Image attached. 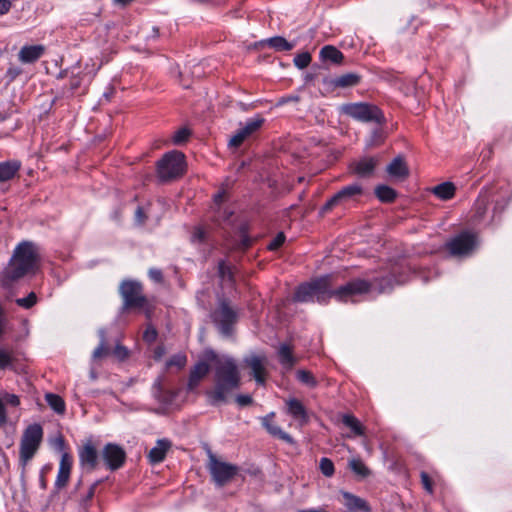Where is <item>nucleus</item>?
Returning a JSON list of instances; mask_svg holds the SVG:
<instances>
[{
	"label": "nucleus",
	"mask_w": 512,
	"mask_h": 512,
	"mask_svg": "<svg viewBox=\"0 0 512 512\" xmlns=\"http://www.w3.org/2000/svg\"><path fill=\"white\" fill-rule=\"evenodd\" d=\"M332 278V275H325L299 285L293 295V300L295 302L325 303L334 297L340 302H356L363 295L374 292L387 293L395 285H401L407 281V275L400 272L398 267H394L391 273L374 278L372 281L353 279L337 288L333 286Z\"/></svg>",
	"instance_id": "f257e3e1"
},
{
	"label": "nucleus",
	"mask_w": 512,
	"mask_h": 512,
	"mask_svg": "<svg viewBox=\"0 0 512 512\" xmlns=\"http://www.w3.org/2000/svg\"><path fill=\"white\" fill-rule=\"evenodd\" d=\"M207 357L215 362L213 386L205 392L207 402L211 406L227 404L241 385L238 366L233 358H220L213 351L208 352Z\"/></svg>",
	"instance_id": "f03ea898"
},
{
	"label": "nucleus",
	"mask_w": 512,
	"mask_h": 512,
	"mask_svg": "<svg viewBox=\"0 0 512 512\" xmlns=\"http://www.w3.org/2000/svg\"><path fill=\"white\" fill-rule=\"evenodd\" d=\"M39 262L37 245L32 241H22L14 249L7 266L0 272V284L10 289L17 281L32 272Z\"/></svg>",
	"instance_id": "7ed1b4c3"
},
{
	"label": "nucleus",
	"mask_w": 512,
	"mask_h": 512,
	"mask_svg": "<svg viewBox=\"0 0 512 512\" xmlns=\"http://www.w3.org/2000/svg\"><path fill=\"white\" fill-rule=\"evenodd\" d=\"M119 296L122 300L120 311L134 315H144L147 319L155 316L156 300L144 293L141 282L124 279L119 284Z\"/></svg>",
	"instance_id": "20e7f679"
},
{
	"label": "nucleus",
	"mask_w": 512,
	"mask_h": 512,
	"mask_svg": "<svg viewBox=\"0 0 512 512\" xmlns=\"http://www.w3.org/2000/svg\"><path fill=\"white\" fill-rule=\"evenodd\" d=\"M340 113L360 123L385 126L387 119L383 110L370 102H352L340 106Z\"/></svg>",
	"instance_id": "39448f33"
},
{
	"label": "nucleus",
	"mask_w": 512,
	"mask_h": 512,
	"mask_svg": "<svg viewBox=\"0 0 512 512\" xmlns=\"http://www.w3.org/2000/svg\"><path fill=\"white\" fill-rule=\"evenodd\" d=\"M185 156L180 151H170L157 162L156 171L160 182H168L180 177L185 171Z\"/></svg>",
	"instance_id": "423d86ee"
},
{
	"label": "nucleus",
	"mask_w": 512,
	"mask_h": 512,
	"mask_svg": "<svg viewBox=\"0 0 512 512\" xmlns=\"http://www.w3.org/2000/svg\"><path fill=\"white\" fill-rule=\"evenodd\" d=\"M43 437V429L39 424L28 426L20 442V462L25 466L37 452Z\"/></svg>",
	"instance_id": "0eeeda50"
},
{
	"label": "nucleus",
	"mask_w": 512,
	"mask_h": 512,
	"mask_svg": "<svg viewBox=\"0 0 512 512\" xmlns=\"http://www.w3.org/2000/svg\"><path fill=\"white\" fill-rule=\"evenodd\" d=\"M363 193L364 190L362 185L357 182L344 186L326 201V203L321 207L320 213L326 214L335 207L346 206L349 202L361 197Z\"/></svg>",
	"instance_id": "6e6552de"
},
{
	"label": "nucleus",
	"mask_w": 512,
	"mask_h": 512,
	"mask_svg": "<svg viewBox=\"0 0 512 512\" xmlns=\"http://www.w3.org/2000/svg\"><path fill=\"white\" fill-rule=\"evenodd\" d=\"M208 470L211 474L213 481L217 486L223 487L230 482L234 476L238 473V466L223 462L217 459V457L209 453Z\"/></svg>",
	"instance_id": "1a4fd4ad"
},
{
	"label": "nucleus",
	"mask_w": 512,
	"mask_h": 512,
	"mask_svg": "<svg viewBox=\"0 0 512 512\" xmlns=\"http://www.w3.org/2000/svg\"><path fill=\"white\" fill-rule=\"evenodd\" d=\"M476 247V236L464 231L446 243V248L452 256H467Z\"/></svg>",
	"instance_id": "9d476101"
},
{
	"label": "nucleus",
	"mask_w": 512,
	"mask_h": 512,
	"mask_svg": "<svg viewBox=\"0 0 512 512\" xmlns=\"http://www.w3.org/2000/svg\"><path fill=\"white\" fill-rule=\"evenodd\" d=\"M210 316L211 320H236L237 307L227 295L221 293L210 311Z\"/></svg>",
	"instance_id": "9b49d317"
},
{
	"label": "nucleus",
	"mask_w": 512,
	"mask_h": 512,
	"mask_svg": "<svg viewBox=\"0 0 512 512\" xmlns=\"http://www.w3.org/2000/svg\"><path fill=\"white\" fill-rule=\"evenodd\" d=\"M101 458L111 471L120 469L126 461L125 450L115 443H107L101 452Z\"/></svg>",
	"instance_id": "f8f14e48"
},
{
	"label": "nucleus",
	"mask_w": 512,
	"mask_h": 512,
	"mask_svg": "<svg viewBox=\"0 0 512 512\" xmlns=\"http://www.w3.org/2000/svg\"><path fill=\"white\" fill-rule=\"evenodd\" d=\"M264 118L257 115L254 118L247 119L245 124L241 126L229 140V146L238 148L253 133L259 130L264 124Z\"/></svg>",
	"instance_id": "ddd939ff"
},
{
	"label": "nucleus",
	"mask_w": 512,
	"mask_h": 512,
	"mask_svg": "<svg viewBox=\"0 0 512 512\" xmlns=\"http://www.w3.org/2000/svg\"><path fill=\"white\" fill-rule=\"evenodd\" d=\"M285 404L286 413L297 421L300 426H304L309 422L310 418L307 409L300 400L289 398L285 401Z\"/></svg>",
	"instance_id": "4468645a"
},
{
	"label": "nucleus",
	"mask_w": 512,
	"mask_h": 512,
	"mask_svg": "<svg viewBox=\"0 0 512 512\" xmlns=\"http://www.w3.org/2000/svg\"><path fill=\"white\" fill-rule=\"evenodd\" d=\"M378 158L367 156L359 159L351 165L352 172L360 178H370L373 176L378 165Z\"/></svg>",
	"instance_id": "2eb2a0df"
},
{
	"label": "nucleus",
	"mask_w": 512,
	"mask_h": 512,
	"mask_svg": "<svg viewBox=\"0 0 512 512\" xmlns=\"http://www.w3.org/2000/svg\"><path fill=\"white\" fill-rule=\"evenodd\" d=\"M221 293L220 291H215L212 286H204L197 291L196 301L202 309L210 312Z\"/></svg>",
	"instance_id": "dca6fc26"
},
{
	"label": "nucleus",
	"mask_w": 512,
	"mask_h": 512,
	"mask_svg": "<svg viewBox=\"0 0 512 512\" xmlns=\"http://www.w3.org/2000/svg\"><path fill=\"white\" fill-rule=\"evenodd\" d=\"M72 468V457L67 452H64L61 455L59 470L55 481V487L57 489H62L66 487L69 482L70 474Z\"/></svg>",
	"instance_id": "f3484780"
},
{
	"label": "nucleus",
	"mask_w": 512,
	"mask_h": 512,
	"mask_svg": "<svg viewBox=\"0 0 512 512\" xmlns=\"http://www.w3.org/2000/svg\"><path fill=\"white\" fill-rule=\"evenodd\" d=\"M79 461L81 466L89 471L98 465V452L91 442L84 444L79 450Z\"/></svg>",
	"instance_id": "a211bd4d"
},
{
	"label": "nucleus",
	"mask_w": 512,
	"mask_h": 512,
	"mask_svg": "<svg viewBox=\"0 0 512 512\" xmlns=\"http://www.w3.org/2000/svg\"><path fill=\"white\" fill-rule=\"evenodd\" d=\"M226 199V192L225 191H219L216 193L213 197L214 204L217 207L215 210V220L218 223H228L230 224L232 222V217L234 215V211L222 207V203Z\"/></svg>",
	"instance_id": "6ab92c4d"
},
{
	"label": "nucleus",
	"mask_w": 512,
	"mask_h": 512,
	"mask_svg": "<svg viewBox=\"0 0 512 512\" xmlns=\"http://www.w3.org/2000/svg\"><path fill=\"white\" fill-rule=\"evenodd\" d=\"M265 357L252 355L245 359L246 365L251 369L255 381L262 385L265 383L266 371L264 367Z\"/></svg>",
	"instance_id": "aec40b11"
},
{
	"label": "nucleus",
	"mask_w": 512,
	"mask_h": 512,
	"mask_svg": "<svg viewBox=\"0 0 512 512\" xmlns=\"http://www.w3.org/2000/svg\"><path fill=\"white\" fill-rule=\"evenodd\" d=\"M391 178L404 180L409 176V168L402 156L395 157L386 168Z\"/></svg>",
	"instance_id": "412c9836"
},
{
	"label": "nucleus",
	"mask_w": 512,
	"mask_h": 512,
	"mask_svg": "<svg viewBox=\"0 0 512 512\" xmlns=\"http://www.w3.org/2000/svg\"><path fill=\"white\" fill-rule=\"evenodd\" d=\"M171 447V442L167 439H159L156 442V445L149 451L148 459L151 464H158L162 462L166 453Z\"/></svg>",
	"instance_id": "4be33fe9"
},
{
	"label": "nucleus",
	"mask_w": 512,
	"mask_h": 512,
	"mask_svg": "<svg viewBox=\"0 0 512 512\" xmlns=\"http://www.w3.org/2000/svg\"><path fill=\"white\" fill-rule=\"evenodd\" d=\"M345 506L350 512H371V507L366 500L350 492H343Z\"/></svg>",
	"instance_id": "5701e85b"
},
{
	"label": "nucleus",
	"mask_w": 512,
	"mask_h": 512,
	"mask_svg": "<svg viewBox=\"0 0 512 512\" xmlns=\"http://www.w3.org/2000/svg\"><path fill=\"white\" fill-rule=\"evenodd\" d=\"M260 46H268L276 52L290 51L295 47V43L288 42L282 36H274L271 38L263 39L259 42Z\"/></svg>",
	"instance_id": "b1692460"
},
{
	"label": "nucleus",
	"mask_w": 512,
	"mask_h": 512,
	"mask_svg": "<svg viewBox=\"0 0 512 512\" xmlns=\"http://www.w3.org/2000/svg\"><path fill=\"white\" fill-rule=\"evenodd\" d=\"M44 53V47L42 45H30L23 46L19 51V60L22 63H34Z\"/></svg>",
	"instance_id": "393cba45"
},
{
	"label": "nucleus",
	"mask_w": 512,
	"mask_h": 512,
	"mask_svg": "<svg viewBox=\"0 0 512 512\" xmlns=\"http://www.w3.org/2000/svg\"><path fill=\"white\" fill-rule=\"evenodd\" d=\"M210 370V367L205 362H199L197 363L190 371L189 375V381H188V390L192 391L194 390L200 380L204 378Z\"/></svg>",
	"instance_id": "a878e982"
},
{
	"label": "nucleus",
	"mask_w": 512,
	"mask_h": 512,
	"mask_svg": "<svg viewBox=\"0 0 512 512\" xmlns=\"http://www.w3.org/2000/svg\"><path fill=\"white\" fill-rule=\"evenodd\" d=\"M361 81V76L357 73H346L332 78L329 83L336 88H350L357 86Z\"/></svg>",
	"instance_id": "bb28decb"
},
{
	"label": "nucleus",
	"mask_w": 512,
	"mask_h": 512,
	"mask_svg": "<svg viewBox=\"0 0 512 512\" xmlns=\"http://www.w3.org/2000/svg\"><path fill=\"white\" fill-rule=\"evenodd\" d=\"M387 138V132L384 126L376 125L365 139L366 148H374L381 146Z\"/></svg>",
	"instance_id": "cd10ccee"
},
{
	"label": "nucleus",
	"mask_w": 512,
	"mask_h": 512,
	"mask_svg": "<svg viewBox=\"0 0 512 512\" xmlns=\"http://www.w3.org/2000/svg\"><path fill=\"white\" fill-rule=\"evenodd\" d=\"M152 393L156 399H158L160 402L164 404L172 403L176 396V394L173 391L164 388L161 377L155 380L152 386Z\"/></svg>",
	"instance_id": "c85d7f7f"
},
{
	"label": "nucleus",
	"mask_w": 512,
	"mask_h": 512,
	"mask_svg": "<svg viewBox=\"0 0 512 512\" xmlns=\"http://www.w3.org/2000/svg\"><path fill=\"white\" fill-rule=\"evenodd\" d=\"M274 417V412L270 413L269 415L265 416L262 419L263 426L267 429V431L281 440L287 442V443H293V438L286 432H284L279 426L271 422V419Z\"/></svg>",
	"instance_id": "c756f323"
},
{
	"label": "nucleus",
	"mask_w": 512,
	"mask_h": 512,
	"mask_svg": "<svg viewBox=\"0 0 512 512\" xmlns=\"http://www.w3.org/2000/svg\"><path fill=\"white\" fill-rule=\"evenodd\" d=\"M20 167L21 163L16 160L0 162V182L13 179Z\"/></svg>",
	"instance_id": "7c9ffc66"
},
{
	"label": "nucleus",
	"mask_w": 512,
	"mask_h": 512,
	"mask_svg": "<svg viewBox=\"0 0 512 512\" xmlns=\"http://www.w3.org/2000/svg\"><path fill=\"white\" fill-rule=\"evenodd\" d=\"M319 56L323 61L333 64H340L344 59L343 53L332 45L322 47Z\"/></svg>",
	"instance_id": "2f4dec72"
},
{
	"label": "nucleus",
	"mask_w": 512,
	"mask_h": 512,
	"mask_svg": "<svg viewBox=\"0 0 512 512\" xmlns=\"http://www.w3.org/2000/svg\"><path fill=\"white\" fill-rule=\"evenodd\" d=\"M432 193L441 200H450L454 197L456 187L452 182H443L432 188Z\"/></svg>",
	"instance_id": "473e14b6"
},
{
	"label": "nucleus",
	"mask_w": 512,
	"mask_h": 512,
	"mask_svg": "<svg viewBox=\"0 0 512 512\" xmlns=\"http://www.w3.org/2000/svg\"><path fill=\"white\" fill-rule=\"evenodd\" d=\"M374 193L378 200L383 203H392L397 197V191L386 184L377 185Z\"/></svg>",
	"instance_id": "72a5a7b5"
},
{
	"label": "nucleus",
	"mask_w": 512,
	"mask_h": 512,
	"mask_svg": "<svg viewBox=\"0 0 512 512\" xmlns=\"http://www.w3.org/2000/svg\"><path fill=\"white\" fill-rule=\"evenodd\" d=\"M100 343L92 353V360L98 361L111 354V349L103 330H99Z\"/></svg>",
	"instance_id": "f704fd0d"
},
{
	"label": "nucleus",
	"mask_w": 512,
	"mask_h": 512,
	"mask_svg": "<svg viewBox=\"0 0 512 512\" xmlns=\"http://www.w3.org/2000/svg\"><path fill=\"white\" fill-rule=\"evenodd\" d=\"M278 355H279L280 363L285 368L291 369L295 365L296 359L294 358V356L292 354L291 348L287 344H282L279 347Z\"/></svg>",
	"instance_id": "c9c22d12"
},
{
	"label": "nucleus",
	"mask_w": 512,
	"mask_h": 512,
	"mask_svg": "<svg viewBox=\"0 0 512 512\" xmlns=\"http://www.w3.org/2000/svg\"><path fill=\"white\" fill-rule=\"evenodd\" d=\"M342 423L348 427L354 435L361 436L364 434V427L359 420L352 414H344L341 416Z\"/></svg>",
	"instance_id": "e433bc0d"
},
{
	"label": "nucleus",
	"mask_w": 512,
	"mask_h": 512,
	"mask_svg": "<svg viewBox=\"0 0 512 512\" xmlns=\"http://www.w3.org/2000/svg\"><path fill=\"white\" fill-rule=\"evenodd\" d=\"M45 399L48 405L58 414H64L65 412V402L64 400L57 394L47 393L45 395Z\"/></svg>",
	"instance_id": "4c0bfd02"
},
{
	"label": "nucleus",
	"mask_w": 512,
	"mask_h": 512,
	"mask_svg": "<svg viewBox=\"0 0 512 512\" xmlns=\"http://www.w3.org/2000/svg\"><path fill=\"white\" fill-rule=\"evenodd\" d=\"M351 470L361 478H366L370 475V470L366 465L359 459H353L349 462Z\"/></svg>",
	"instance_id": "58836bf2"
},
{
	"label": "nucleus",
	"mask_w": 512,
	"mask_h": 512,
	"mask_svg": "<svg viewBox=\"0 0 512 512\" xmlns=\"http://www.w3.org/2000/svg\"><path fill=\"white\" fill-rule=\"evenodd\" d=\"M217 331L224 337L230 338L235 332V322H215Z\"/></svg>",
	"instance_id": "ea45409f"
},
{
	"label": "nucleus",
	"mask_w": 512,
	"mask_h": 512,
	"mask_svg": "<svg viewBox=\"0 0 512 512\" xmlns=\"http://www.w3.org/2000/svg\"><path fill=\"white\" fill-rule=\"evenodd\" d=\"M218 275L222 280L233 281V272L231 267L226 263L225 260L218 262Z\"/></svg>",
	"instance_id": "a19ab883"
},
{
	"label": "nucleus",
	"mask_w": 512,
	"mask_h": 512,
	"mask_svg": "<svg viewBox=\"0 0 512 512\" xmlns=\"http://www.w3.org/2000/svg\"><path fill=\"white\" fill-rule=\"evenodd\" d=\"M296 377L301 383L309 387H315L317 384V381L315 380L313 374L307 370H298L296 373Z\"/></svg>",
	"instance_id": "79ce46f5"
},
{
	"label": "nucleus",
	"mask_w": 512,
	"mask_h": 512,
	"mask_svg": "<svg viewBox=\"0 0 512 512\" xmlns=\"http://www.w3.org/2000/svg\"><path fill=\"white\" fill-rule=\"evenodd\" d=\"M319 468L321 473L326 477H331L335 472L333 462L326 457L320 459Z\"/></svg>",
	"instance_id": "37998d69"
},
{
	"label": "nucleus",
	"mask_w": 512,
	"mask_h": 512,
	"mask_svg": "<svg viewBox=\"0 0 512 512\" xmlns=\"http://www.w3.org/2000/svg\"><path fill=\"white\" fill-rule=\"evenodd\" d=\"M111 354L118 360V361H125L130 356V351L127 347L121 345L120 343H116L113 350H111Z\"/></svg>",
	"instance_id": "c03bdc74"
},
{
	"label": "nucleus",
	"mask_w": 512,
	"mask_h": 512,
	"mask_svg": "<svg viewBox=\"0 0 512 512\" xmlns=\"http://www.w3.org/2000/svg\"><path fill=\"white\" fill-rule=\"evenodd\" d=\"M208 239L207 232L200 226L194 228V231L191 235V242L194 244H203L206 243Z\"/></svg>",
	"instance_id": "a18cd8bd"
},
{
	"label": "nucleus",
	"mask_w": 512,
	"mask_h": 512,
	"mask_svg": "<svg viewBox=\"0 0 512 512\" xmlns=\"http://www.w3.org/2000/svg\"><path fill=\"white\" fill-rule=\"evenodd\" d=\"M311 55L308 52L299 53L294 57V65L299 69L306 68L311 63Z\"/></svg>",
	"instance_id": "49530a36"
},
{
	"label": "nucleus",
	"mask_w": 512,
	"mask_h": 512,
	"mask_svg": "<svg viewBox=\"0 0 512 512\" xmlns=\"http://www.w3.org/2000/svg\"><path fill=\"white\" fill-rule=\"evenodd\" d=\"M488 199L483 197L482 194L478 197L475 203V216L481 219L487 210Z\"/></svg>",
	"instance_id": "de8ad7c7"
},
{
	"label": "nucleus",
	"mask_w": 512,
	"mask_h": 512,
	"mask_svg": "<svg viewBox=\"0 0 512 512\" xmlns=\"http://www.w3.org/2000/svg\"><path fill=\"white\" fill-rule=\"evenodd\" d=\"M191 132L189 129L183 127V128H180L179 130H177L173 137H172V140H173V143L175 145H182L183 143H185L189 136H190Z\"/></svg>",
	"instance_id": "09e8293b"
},
{
	"label": "nucleus",
	"mask_w": 512,
	"mask_h": 512,
	"mask_svg": "<svg viewBox=\"0 0 512 512\" xmlns=\"http://www.w3.org/2000/svg\"><path fill=\"white\" fill-rule=\"evenodd\" d=\"M187 361V358L183 354H176L173 355L166 363V366L169 367H177L178 369H181L185 366Z\"/></svg>",
	"instance_id": "8fccbe9b"
},
{
	"label": "nucleus",
	"mask_w": 512,
	"mask_h": 512,
	"mask_svg": "<svg viewBox=\"0 0 512 512\" xmlns=\"http://www.w3.org/2000/svg\"><path fill=\"white\" fill-rule=\"evenodd\" d=\"M37 302V296L34 292H31L28 294L27 297L24 298H18L16 300V303L26 309L31 308L34 304Z\"/></svg>",
	"instance_id": "3c124183"
},
{
	"label": "nucleus",
	"mask_w": 512,
	"mask_h": 512,
	"mask_svg": "<svg viewBox=\"0 0 512 512\" xmlns=\"http://www.w3.org/2000/svg\"><path fill=\"white\" fill-rule=\"evenodd\" d=\"M285 240V234L283 232H279L268 244V249L271 251L279 249L284 244Z\"/></svg>",
	"instance_id": "603ef678"
},
{
	"label": "nucleus",
	"mask_w": 512,
	"mask_h": 512,
	"mask_svg": "<svg viewBox=\"0 0 512 512\" xmlns=\"http://www.w3.org/2000/svg\"><path fill=\"white\" fill-rule=\"evenodd\" d=\"M157 336H158L157 330L153 326L149 325L146 328V330L144 331L143 339L148 344H151L156 341Z\"/></svg>",
	"instance_id": "864d4df0"
},
{
	"label": "nucleus",
	"mask_w": 512,
	"mask_h": 512,
	"mask_svg": "<svg viewBox=\"0 0 512 512\" xmlns=\"http://www.w3.org/2000/svg\"><path fill=\"white\" fill-rule=\"evenodd\" d=\"M100 483H102V480H97L96 482H94V483L90 486V488H89V490H88V493H87V494H86V496H85V497H83V498H82V500H81V502H82V504H83L84 506H86V505H87V504L92 500V498H93V497H94V495H95L96 488H97V486H98Z\"/></svg>",
	"instance_id": "5fc2aeb1"
},
{
	"label": "nucleus",
	"mask_w": 512,
	"mask_h": 512,
	"mask_svg": "<svg viewBox=\"0 0 512 512\" xmlns=\"http://www.w3.org/2000/svg\"><path fill=\"white\" fill-rule=\"evenodd\" d=\"M1 399L4 404L11 405L13 407H17L20 404L19 397L15 394L5 393Z\"/></svg>",
	"instance_id": "6e6d98bb"
},
{
	"label": "nucleus",
	"mask_w": 512,
	"mask_h": 512,
	"mask_svg": "<svg viewBox=\"0 0 512 512\" xmlns=\"http://www.w3.org/2000/svg\"><path fill=\"white\" fill-rule=\"evenodd\" d=\"M420 477H421V483H422L424 489L430 494L433 493V483H432L430 476L426 472L423 471V472H421Z\"/></svg>",
	"instance_id": "4d7b16f0"
},
{
	"label": "nucleus",
	"mask_w": 512,
	"mask_h": 512,
	"mask_svg": "<svg viewBox=\"0 0 512 512\" xmlns=\"http://www.w3.org/2000/svg\"><path fill=\"white\" fill-rule=\"evenodd\" d=\"M12 363L11 355L5 350L0 349V369L7 368Z\"/></svg>",
	"instance_id": "13d9d810"
},
{
	"label": "nucleus",
	"mask_w": 512,
	"mask_h": 512,
	"mask_svg": "<svg viewBox=\"0 0 512 512\" xmlns=\"http://www.w3.org/2000/svg\"><path fill=\"white\" fill-rule=\"evenodd\" d=\"M151 280L157 283H161L163 281V273L158 268H151L148 272Z\"/></svg>",
	"instance_id": "bf43d9fd"
},
{
	"label": "nucleus",
	"mask_w": 512,
	"mask_h": 512,
	"mask_svg": "<svg viewBox=\"0 0 512 512\" xmlns=\"http://www.w3.org/2000/svg\"><path fill=\"white\" fill-rule=\"evenodd\" d=\"M235 400L236 403L241 407L248 406L253 402V399L250 395H238Z\"/></svg>",
	"instance_id": "052dcab7"
},
{
	"label": "nucleus",
	"mask_w": 512,
	"mask_h": 512,
	"mask_svg": "<svg viewBox=\"0 0 512 512\" xmlns=\"http://www.w3.org/2000/svg\"><path fill=\"white\" fill-rule=\"evenodd\" d=\"M146 215L144 213V210L141 206H138L135 211V222L139 225H142L146 221Z\"/></svg>",
	"instance_id": "680f3d73"
},
{
	"label": "nucleus",
	"mask_w": 512,
	"mask_h": 512,
	"mask_svg": "<svg viewBox=\"0 0 512 512\" xmlns=\"http://www.w3.org/2000/svg\"><path fill=\"white\" fill-rule=\"evenodd\" d=\"M7 423V415L4 403L0 398V426H4Z\"/></svg>",
	"instance_id": "e2e57ef3"
},
{
	"label": "nucleus",
	"mask_w": 512,
	"mask_h": 512,
	"mask_svg": "<svg viewBox=\"0 0 512 512\" xmlns=\"http://www.w3.org/2000/svg\"><path fill=\"white\" fill-rule=\"evenodd\" d=\"M11 8L10 0H0V15H4L9 12Z\"/></svg>",
	"instance_id": "0e129e2a"
},
{
	"label": "nucleus",
	"mask_w": 512,
	"mask_h": 512,
	"mask_svg": "<svg viewBox=\"0 0 512 512\" xmlns=\"http://www.w3.org/2000/svg\"><path fill=\"white\" fill-rule=\"evenodd\" d=\"M159 37V28L157 26H153L151 33L146 37L147 40H155Z\"/></svg>",
	"instance_id": "69168bd1"
},
{
	"label": "nucleus",
	"mask_w": 512,
	"mask_h": 512,
	"mask_svg": "<svg viewBox=\"0 0 512 512\" xmlns=\"http://www.w3.org/2000/svg\"><path fill=\"white\" fill-rule=\"evenodd\" d=\"M55 446L59 449V450H63L64 449V446H65V442H64V439L62 437H59L55 440Z\"/></svg>",
	"instance_id": "338daca9"
},
{
	"label": "nucleus",
	"mask_w": 512,
	"mask_h": 512,
	"mask_svg": "<svg viewBox=\"0 0 512 512\" xmlns=\"http://www.w3.org/2000/svg\"><path fill=\"white\" fill-rule=\"evenodd\" d=\"M241 244L244 248H248L251 245V239L247 235H243Z\"/></svg>",
	"instance_id": "774afa93"
}]
</instances>
